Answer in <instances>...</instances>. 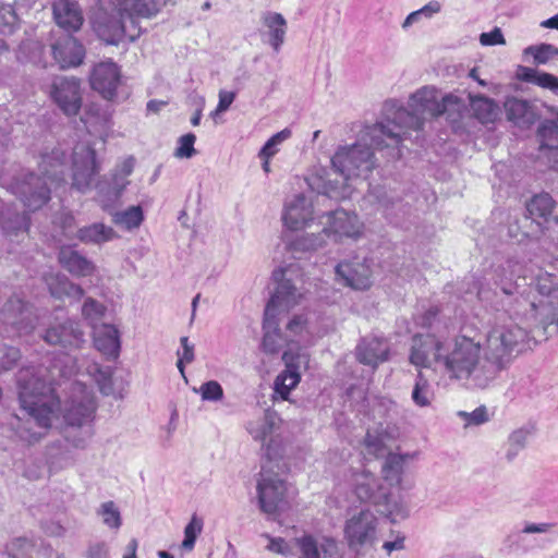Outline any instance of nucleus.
Instances as JSON below:
<instances>
[{
	"label": "nucleus",
	"instance_id": "nucleus-50",
	"mask_svg": "<svg viewBox=\"0 0 558 558\" xmlns=\"http://www.w3.org/2000/svg\"><path fill=\"white\" fill-rule=\"evenodd\" d=\"M106 313V306L93 298H87L82 306L83 317L89 322L90 326H99L98 323L101 320Z\"/></svg>",
	"mask_w": 558,
	"mask_h": 558
},
{
	"label": "nucleus",
	"instance_id": "nucleus-4",
	"mask_svg": "<svg viewBox=\"0 0 558 558\" xmlns=\"http://www.w3.org/2000/svg\"><path fill=\"white\" fill-rule=\"evenodd\" d=\"M17 387L21 410L34 421L36 429L27 426L31 423L27 421L25 425L16 427V433L22 440L34 444L51 427L57 417L59 399L49 383L28 371L19 374Z\"/></svg>",
	"mask_w": 558,
	"mask_h": 558
},
{
	"label": "nucleus",
	"instance_id": "nucleus-46",
	"mask_svg": "<svg viewBox=\"0 0 558 558\" xmlns=\"http://www.w3.org/2000/svg\"><path fill=\"white\" fill-rule=\"evenodd\" d=\"M441 11V3L437 0H432L421 9L411 12L402 23V28L407 29L413 24L418 23L423 19H432L435 14Z\"/></svg>",
	"mask_w": 558,
	"mask_h": 558
},
{
	"label": "nucleus",
	"instance_id": "nucleus-33",
	"mask_svg": "<svg viewBox=\"0 0 558 558\" xmlns=\"http://www.w3.org/2000/svg\"><path fill=\"white\" fill-rule=\"evenodd\" d=\"M469 101L474 117L483 124L494 122L499 114V107L494 99L483 95L469 94Z\"/></svg>",
	"mask_w": 558,
	"mask_h": 558
},
{
	"label": "nucleus",
	"instance_id": "nucleus-36",
	"mask_svg": "<svg viewBox=\"0 0 558 558\" xmlns=\"http://www.w3.org/2000/svg\"><path fill=\"white\" fill-rule=\"evenodd\" d=\"M555 202L548 193L535 195L526 205V209L533 219L550 220Z\"/></svg>",
	"mask_w": 558,
	"mask_h": 558
},
{
	"label": "nucleus",
	"instance_id": "nucleus-56",
	"mask_svg": "<svg viewBox=\"0 0 558 558\" xmlns=\"http://www.w3.org/2000/svg\"><path fill=\"white\" fill-rule=\"evenodd\" d=\"M85 123H95L105 130L110 126V113L108 111H101L96 106H90L86 112Z\"/></svg>",
	"mask_w": 558,
	"mask_h": 558
},
{
	"label": "nucleus",
	"instance_id": "nucleus-17",
	"mask_svg": "<svg viewBox=\"0 0 558 558\" xmlns=\"http://www.w3.org/2000/svg\"><path fill=\"white\" fill-rule=\"evenodd\" d=\"M364 225L355 213L337 209L327 214L324 233L336 242L343 239L356 240L362 235Z\"/></svg>",
	"mask_w": 558,
	"mask_h": 558
},
{
	"label": "nucleus",
	"instance_id": "nucleus-62",
	"mask_svg": "<svg viewBox=\"0 0 558 558\" xmlns=\"http://www.w3.org/2000/svg\"><path fill=\"white\" fill-rule=\"evenodd\" d=\"M234 98H235V94L233 92L221 90L219 93L218 106L213 114H218L220 112L228 110V108L233 102Z\"/></svg>",
	"mask_w": 558,
	"mask_h": 558
},
{
	"label": "nucleus",
	"instance_id": "nucleus-45",
	"mask_svg": "<svg viewBox=\"0 0 558 558\" xmlns=\"http://www.w3.org/2000/svg\"><path fill=\"white\" fill-rule=\"evenodd\" d=\"M529 435L530 433L525 428L515 429L509 435L506 451V459L509 462L513 461L520 451L525 448Z\"/></svg>",
	"mask_w": 558,
	"mask_h": 558
},
{
	"label": "nucleus",
	"instance_id": "nucleus-5",
	"mask_svg": "<svg viewBox=\"0 0 558 558\" xmlns=\"http://www.w3.org/2000/svg\"><path fill=\"white\" fill-rule=\"evenodd\" d=\"M65 156L60 149L41 156L39 171L41 175L33 172H22L10 183L9 189L29 210L41 208L50 199L52 187L64 182Z\"/></svg>",
	"mask_w": 558,
	"mask_h": 558
},
{
	"label": "nucleus",
	"instance_id": "nucleus-59",
	"mask_svg": "<svg viewBox=\"0 0 558 558\" xmlns=\"http://www.w3.org/2000/svg\"><path fill=\"white\" fill-rule=\"evenodd\" d=\"M134 168V159H125L116 170L114 173L121 174V182L118 183V193L124 191L129 184L128 177L132 173Z\"/></svg>",
	"mask_w": 558,
	"mask_h": 558
},
{
	"label": "nucleus",
	"instance_id": "nucleus-51",
	"mask_svg": "<svg viewBox=\"0 0 558 558\" xmlns=\"http://www.w3.org/2000/svg\"><path fill=\"white\" fill-rule=\"evenodd\" d=\"M21 357L20 350L4 343H0V374L12 369Z\"/></svg>",
	"mask_w": 558,
	"mask_h": 558
},
{
	"label": "nucleus",
	"instance_id": "nucleus-22",
	"mask_svg": "<svg viewBox=\"0 0 558 558\" xmlns=\"http://www.w3.org/2000/svg\"><path fill=\"white\" fill-rule=\"evenodd\" d=\"M44 340L52 345L64 349H77L84 342V332L80 325L71 319L51 325L44 336Z\"/></svg>",
	"mask_w": 558,
	"mask_h": 558
},
{
	"label": "nucleus",
	"instance_id": "nucleus-8",
	"mask_svg": "<svg viewBox=\"0 0 558 558\" xmlns=\"http://www.w3.org/2000/svg\"><path fill=\"white\" fill-rule=\"evenodd\" d=\"M353 490L357 499L375 506L383 515L392 522L408 517V509L403 502L393 498L383 480L367 469L353 474Z\"/></svg>",
	"mask_w": 558,
	"mask_h": 558
},
{
	"label": "nucleus",
	"instance_id": "nucleus-60",
	"mask_svg": "<svg viewBox=\"0 0 558 558\" xmlns=\"http://www.w3.org/2000/svg\"><path fill=\"white\" fill-rule=\"evenodd\" d=\"M265 537L269 541V544L267 545V549L269 551H272L275 554H280L283 556H290L292 555V549L287 544V542L281 537H271L270 535L266 534Z\"/></svg>",
	"mask_w": 558,
	"mask_h": 558
},
{
	"label": "nucleus",
	"instance_id": "nucleus-11",
	"mask_svg": "<svg viewBox=\"0 0 558 558\" xmlns=\"http://www.w3.org/2000/svg\"><path fill=\"white\" fill-rule=\"evenodd\" d=\"M378 519L371 510H361L347 520L344 538L355 553L367 551L377 543Z\"/></svg>",
	"mask_w": 558,
	"mask_h": 558
},
{
	"label": "nucleus",
	"instance_id": "nucleus-43",
	"mask_svg": "<svg viewBox=\"0 0 558 558\" xmlns=\"http://www.w3.org/2000/svg\"><path fill=\"white\" fill-rule=\"evenodd\" d=\"M112 220L117 226L126 230L138 228L144 220V214L141 206H131L125 210L116 211Z\"/></svg>",
	"mask_w": 558,
	"mask_h": 558
},
{
	"label": "nucleus",
	"instance_id": "nucleus-6",
	"mask_svg": "<svg viewBox=\"0 0 558 558\" xmlns=\"http://www.w3.org/2000/svg\"><path fill=\"white\" fill-rule=\"evenodd\" d=\"M290 269L274 271L277 288L266 305L264 314L262 350L266 354L278 353L289 340L280 332L276 316L280 310L288 311L303 296L300 289L288 277Z\"/></svg>",
	"mask_w": 558,
	"mask_h": 558
},
{
	"label": "nucleus",
	"instance_id": "nucleus-63",
	"mask_svg": "<svg viewBox=\"0 0 558 558\" xmlns=\"http://www.w3.org/2000/svg\"><path fill=\"white\" fill-rule=\"evenodd\" d=\"M306 319L302 315L294 316L287 325V330L294 335H301L306 328Z\"/></svg>",
	"mask_w": 558,
	"mask_h": 558
},
{
	"label": "nucleus",
	"instance_id": "nucleus-26",
	"mask_svg": "<svg viewBox=\"0 0 558 558\" xmlns=\"http://www.w3.org/2000/svg\"><path fill=\"white\" fill-rule=\"evenodd\" d=\"M389 352L390 348L388 342L376 337L364 338L355 349L357 361L373 368L388 361Z\"/></svg>",
	"mask_w": 558,
	"mask_h": 558
},
{
	"label": "nucleus",
	"instance_id": "nucleus-27",
	"mask_svg": "<svg viewBox=\"0 0 558 558\" xmlns=\"http://www.w3.org/2000/svg\"><path fill=\"white\" fill-rule=\"evenodd\" d=\"M536 136L541 156L551 166H556L558 163V111L556 120H545L538 125Z\"/></svg>",
	"mask_w": 558,
	"mask_h": 558
},
{
	"label": "nucleus",
	"instance_id": "nucleus-30",
	"mask_svg": "<svg viewBox=\"0 0 558 558\" xmlns=\"http://www.w3.org/2000/svg\"><path fill=\"white\" fill-rule=\"evenodd\" d=\"M59 262L64 269L75 277L92 276L96 270L92 260L70 246L60 250Z\"/></svg>",
	"mask_w": 558,
	"mask_h": 558
},
{
	"label": "nucleus",
	"instance_id": "nucleus-28",
	"mask_svg": "<svg viewBox=\"0 0 558 558\" xmlns=\"http://www.w3.org/2000/svg\"><path fill=\"white\" fill-rule=\"evenodd\" d=\"M52 10L57 25L66 32H76L83 25L82 11L74 1L58 0L53 3Z\"/></svg>",
	"mask_w": 558,
	"mask_h": 558
},
{
	"label": "nucleus",
	"instance_id": "nucleus-42",
	"mask_svg": "<svg viewBox=\"0 0 558 558\" xmlns=\"http://www.w3.org/2000/svg\"><path fill=\"white\" fill-rule=\"evenodd\" d=\"M523 267L515 259H507L505 263L499 265L496 269V274L498 277L497 284L501 288L502 286H508L514 288L515 284H519L514 281L515 278H520L522 274Z\"/></svg>",
	"mask_w": 558,
	"mask_h": 558
},
{
	"label": "nucleus",
	"instance_id": "nucleus-41",
	"mask_svg": "<svg viewBox=\"0 0 558 558\" xmlns=\"http://www.w3.org/2000/svg\"><path fill=\"white\" fill-rule=\"evenodd\" d=\"M121 182V174L112 173V182L107 184L105 181H98L95 187L98 192V197L104 209H108L111 205L120 198L123 191L118 193V183Z\"/></svg>",
	"mask_w": 558,
	"mask_h": 558
},
{
	"label": "nucleus",
	"instance_id": "nucleus-23",
	"mask_svg": "<svg viewBox=\"0 0 558 558\" xmlns=\"http://www.w3.org/2000/svg\"><path fill=\"white\" fill-rule=\"evenodd\" d=\"M336 275L343 282L356 290L368 289L372 284V269L367 260L354 259L353 262H341L336 266Z\"/></svg>",
	"mask_w": 558,
	"mask_h": 558
},
{
	"label": "nucleus",
	"instance_id": "nucleus-1",
	"mask_svg": "<svg viewBox=\"0 0 558 558\" xmlns=\"http://www.w3.org/2000/svg\"><path fill=\"white\" fill-rule=\"evenodd\" d=\"M527 339V331L514 324L492 328L483 345L470 337L457 336L448 339L441 367L450 379L484 389L508 368L514 352H519Z\"/></svg>",
	"mask_w": 558,
	"mask_h": 558
},
{
	"label": "nucleus",
	"instance_id": "nucleus-38",
	"mask_svg": "<svg viewBox=\"0 0 558 558\" xmlns=\"http://www.w3.org/2000/svg\"><path fill=\"white\" fill-rule=\"evenodd\" d=\"M326 238L324 229L318 233L302 234L290 242V250L293 253L314 252L326 244Z\"/></svg>",
	"mask_w": 558,
	"mask_h": 558
},
{
	"label": "nucleus",
	"instance_id": "nucleus-19",
	"mask_svg": "<svg viewBox=\"0 0 558 558\" xmlns=\"http://www.w3.org/2000/svg\"><path fill=\"white\" fill-rule=\"evenodd\" d=\"M530 283L539 300H544L545 305H550L549 312L557 313L558 316V262L539 268Z\"/></svg>",
	"mask_w": 558,
	"mask_h": 558
},
{
	"label": "nucleus",
	"instance_id": "nucleus-29",
	"mask_svg": "<svg viewBox=\"0 0 558 558\" xmlns=\"http://www.w3.org/2000/svg\"><path fill=\"white\" fill-rule=\"evenodd\" d=\"M260 21L265 27L263 35L267 37V44L275 52H279L286 40L287 20L278 12L267 11L263 13Z\"/></svg>",
	"mask_w": 558,
	"mask_h": 558
},
{
	"label": "nucleus",
	"instance_id": "nucleus-34",
	"mask_svg": "<svg viewBox=\"0 0 558 558\" xmlns=\"http://www.w3.org/2000/svg\"><path fill=\"white\" fill-rule=\"evenodd\" d=\"M49 291L56 299H74L81 300L84 290L81 286L70 281L64 275L51 276L47 280Z\"/></svg>",
	"mask_w": 558,
	"mask_h": 558
},
{
	"label": "nucleus",
	"instance_id": "nucleus-40",
	"mask_svg": "<svg viewBox=\"0 0 558 558\" xmlns=\"http://www.w3.org/2000/svg\"><path fill=\"white\" fill-rule=\"evenodd\" d=\"M524 57H532L535 65H545L554 60H558V47L551 44L531 45L524 48Z\"/></svg>",
	"mask_w": 558,
	"mask_h": 558
},
{
	"label": "nucleus",
	"instance_id": "nucleus-61",
	"mask_svg": "<svg viewBox=\"0 0 558 558\" xmlns=\"http://www.w3.org/2000/svg\"><path fill=\"white\" fill-rule=\"evenodd\" d=\"M480 43L483 46L505 45L506 40L500 28L495 27L492 32L482 33Z\"/></svg>",
	"mask_w": 558,
	"mask_h": 558
},
{
	"label": "nucleus",
	"instance_id": "nucleus-9",
	"mask_svg": "<svg viewBox=\"0 0 558 558\" xmlns=\"http://www.w3.org/2000/svg\"><path fill=\"white\" fill-rule=\"evenodd\" d=\"M271 444L272 440L265 449L256 486L260 510L267 514H275L279 510L287 492L279 458L271 456Z\"/></svg>",
	"mask_w": 558,
	"mask_h": 558
},
{
	"label": "nucleus",
	"instance_id": "nucleus-24",
	"mask_svg": "<svg viewBox=\"0 0 558 558\" xmlns=\"http://www.w3.org/2000/svg\"><path fill=\"white\" fill-rule=\"evenodd\" d=\"M51 48L54 60L62 69L80 65L85 57L83 45L71 35L60 37Z\"/></svg>",
	"mask_w": 558,
	"mask_h": 558
},
{
	"label": "nucleus",
	"instance_id": "nucleus-54",
	"mask_svg": "<svg viewBox=\"0 0 558 558\" xmlns=\"http://www.w3.org/2000/svg\"><path fill=\"white\" fill-rule=\"evenodd\" d=\"M196 141V136L193 133H187L185 135H182L174 151V156L178 158H191L196 154V150L194 148V144Z\"/></svg>",
	"mask_w": 558,
	"mask_h": 558
},
{
	"label": "nucleus",
	"instance_id": "nucleus-53",
	"mask_svg": "<svg viewBox=\"0 0 558 558\" xmlns=\"http://www.w3.org/2000/svg\"><path fill=\"white\" fill-rule=\"evenodd\" d=\"M197 392L205 401H220L223 398V389L221 385L216 380H209L204 383Z\"/></svg>",
	"mask_w": 558,
	"mask_h": 558
},
{
	"label": "nucleus",
	"instance_id": "nucleus-37",
	"mask_svg": "<svg viewBox=\"0 0 558 558\" xmlns=\"http://www.w3.org/2000/svg\"><path fill=\"white\" fill-rule=\"evenodd\" d=\"M411 399L416 407L427 408L434 399V391L428 379L420 369L411 392Z\"/></svg>",
	"mask_w": 558,
	"mask_h": 558
},
{
	"label": "nucleus",
	"instance_id": "nucleus-52",
	"mask_svg": "<svg viewBox=\"0 0 558 558\" xmlns=\"http://www.w3.org/2000/svg\"><path fill=\"white\" fill-rule=\"evenodd\" d=\"M294 543L300 550L299 558H320L317 543L313 536L303 535L294 538Z\"/></svg>",
	"mask_w": 558,
	"mask_h": 558
},
{
	"label": "nucleus",
	"instance_id": "nucleus-49",
	"mask_svg": "<svg viewBox=\"0 0 558 558\" xmlns=\"http://www.w3.org/2000/svg\"><path fill=\"white\" fill-rule=\"evenodd\" d=\"M203 519L193 514L187 525L184 527V539L181 544V548L185 551L193 550L197 536L203 530Z\"/></svg>",
	"mask_w": 558,
	"mask_h": 558
},
{
	"label": "nucleus",
	"instance_id": "nucleus-44",
	"mask_svg": "<svg viewBox=\"0 0 558 558\" xmlns=\"http://www.w3.org/2000/svg\"><path fill=\"white\" fill-rule=\"evenodd\" d=\"M28 225V218L25 214H11L9 209L1 213L0 226L8 234H16L19 231H27Z\"/></svg>",
	"mask_w": 558,
	"mask_h": 558
},
{
	"label": "nucleus",
	"instance_id": "nucleus-20",
	"mask_svg": "<svg viewBox=\"0 0 558 558\" xmlns=\"http://www.w3.org/2000/svg\"><path fill=\"white\" fill-rule=\"evenodd\" d=\"M504 109L507 120L521 130L530 129L541 117L532 101L515 96L506 98Z\"/></svg>",
	"mask_w": 558,
	"mask_h": 558
},
{
	"label": "nucleus",
	"instance_id": "nucleus-16",
	"mask_svg": "<svg viewBox=\"0 0 558 558\" xmlns=\"http://www.w3.org/2000/svg\"><path fill=\"white\" fill-rule=\"evenodd\" d=\"M50 97L65 116H76L82 107L80 80L73 76L56 77L51 84Z\"/></svg>",
	"mask_w": 558,
	"mask_h": 558
},
{
	"label": "nucleus",
	"instance_id": "nucleus-2",
	"mask_svg": "<svg viewBox=\"0 0 558 558\" xmlns=\"http://www.w3.org/2000/svg\"><path fill=\"white\" fill-rule=\"evenodd\" d=\"M409 109L398 107L396 102L385 105L386 118L373 124L367 134L376 145H381V136H386V146L391 149L392 157H401V143L410 131H420L425 121L441 114H460L464 107L461 99L454 95H446L439 100L436 88L424 86L411 95Z\"/></svg>",
	"mask_w": 558,
	"mask_h": 558
},
{
	"label": "nucleus",
	"instance_id": "nucleus-21",
	"mask_svg": "<svg viewBox=\"0 0 558 558\" xmlns=\"http://www.w3.org/2000/svg\"><path fill=\"white\" fill-rule=\"evenodd\" d=\"M314 218L313 204L303 194L288 199L283 207L282 221L290 230H301Z\"/></svg>",
	"mask_w": 558,
	"mask_h": 558
},
{
	"label": "nucleus",
	"instance_id": "nucleus-10",
	"mask_svg": "<svg viewBox=\"0 0 558 558\" xmlns=\"http://www.w3.org/2000/svg\"><path fill=\"white\" fill-rule=\"evenodd\" d=\"M61 411L65 424L70 427H83L89 424L96 411L92 389L83 383H73Z\"/></svg>",
	"mask_w": 558,
	"mask_h": 558
},
{
	"label": "nucleus",
	"instance_id": "nucleus-58",
	"mask_svg": "<svg viewBox=\"0 0 558 558\" xmlns=\"http://www.w3.org/2000/svg\"><path fill=\"white\" fill-rule=\"evenodd\" d=\"M459 416H461L465 421V425H481L488 421L487 410L485 407H480L475 409L473 412H459Z\"/></svg>",
	"mask_w": 558,
	"mask_h": 558
},
{
	"label": "nucleus",
	"instance_id": "nucleus-18",
	"mask_svg": "<svg viewBox=\"0 0 558 558\" xmlns=\"http://www.w3.org/2000/svg\"><path fill=\"white\" fill-rule=\"evenodd\" d=\"M120 81V69L112 61H101L97 63L89 75L92 88L108 100L116 97Z\"/></svg>",
	"mask_w": 558,
	"mask_h": 558
},
{
	"label": "nucleus",
	"instance_id": "nucleus-57",
	"mask_svg": "<svg viewBox=\"0 0 558 558\" xmlns=\"http://www.w3.org/2000/svg\"><path fill=\"white\" fill-rule=\"evenodd\" d=\"M365 447L367 448L369 453L375 454L376 457L383 456L385 453V442L380 435L372 432H367L364 439Z\"/></svg>",
	"mask_w": 558,
	"mask_h": 558
},
{
	"label": "nucleus",
	"instance_id": "nucleus-48",
	"mask_svg": "<svg viewBox=\"0 0 558 558\" xmlns=\"http://www.w3.org/2000/svg\"><path fill=\"white\" fill-rule=\"evenodd\" d=\"M20 20L11 4L0 5V34L11 35L17 29Z\"/></svg>",
	"mask_w": 558,
	"mask_h": 558
},
{
	"label": "nucleus",
	"instance_id": "nucleus-39",
	"mask_svg": "<svg viewBox=\"0 0 558 558\" xmlns=\"http://www.w3.org/2000/svg\"><path fill=\"white\" fill-rule=\"evenodd\" d=\"M404 458L400 454L389 453L381 466L383 482L389 486L399 485L402 481Z\"/></svg>",
	"mask_w": 558,
	"mask_h": 558
},
{
	"label": "nucleus",
	"instance_id": "nucleus-32",
	"mask_svg": "<svg viewBox=\"0 0 558 558\" xmlns=\"http://www.w3.org/2000/svg\"><path fill=\"white\" fill-rule=\"evenodd\" d=\"M94 343L98 351L106 355L116 356L120 341L118 329L109 324L94 326Z\"/></svg>",
	"mask_w": 558,
	"mask_h": 558
},
{
	"label": "nucleus",
	"instance_id": "nucleus-64",
	"mask_svg": "<svg viewBox=\"0 0 558 558\" xmlns=\"http://www.w3.org/2000/svg\"><path fill=\"white\" fill-rule=\"evenodd\" d=\"M87 558H109V550L106 543H95L87 550Z\"/></svg>",
	"mask_w": 558,
	"mask_h": 558
},
{
	"label": "nucleus",
	"instance_id": "nucleus-13",
	"mask_svg": "<svg viewBox=\"0 0 558 558\" xmlns=\"http://www.w3.org/2000/svg\"><path fill=\"white\" fill-rule=\"evenodd\" d=\"M448 339L434 333H416L411 339L409 361L418 368H429L433 364L442 366Z\"/></svg>",
	"mask_w": 558,
	"mask_h": 558
},
{
	"label": "nucleus",
	"instance_id": "nucleus-7",
	"mask_svg": "<svg viewBox=\"0 0 558 558\" xmlns=\"http://www.w3.org/2000/svg\"><path fill=\"white\" fill-rule=\"evenodd\" d=\"M520 284L514 288L502 286L500 304L502 308L513 316L524 317L537 327H542L545 335L551 336L558 331L557 313L549 312L550 305H545L544 300H539L536 291L529 283V288L519 290Z\"/></svg>",
	"mask_w": 558,
	"mask_h": 558
},
{
	"label": "nucleus",
	"instance_id": "nucleus-31",
	"mask_svg": "<svg viewBox=\"0 0 558 558\" xmlns=\"http://www.w3.org/2000/svg\"><path fill=\"white\" fill-rule=\"evenodd\" d=\"M517 78L533 84L542 89L548 90L558 96V76L548 72L539 71L534 68L519 65L517 69Z\"/></svg>",
	"mask_w": 558,
	"mask_h": 558
},
{
	"label": "nucleus",
	"instance_id": "nucleus-15",
	"mask_svg": "<svg viewBox=\"0 0 558 558\" xmlns=\"http://www.w3.org/2000/svg\"><path fill=\"white\" fill-rule=\"evenodd\" d=\"M72 165V187L81 193L88 192L96 182V177L100 171L95 149L84 144L75 146Z\"/></svg>",
	"mask_w": 558,
	"mask_h": 558
},
{
	"label": "nucleus",
	"instance_id": "nucleus-47",
	"mask_svg": "<svg viewBox=\"0 0 558 558\" xmlns=\"http://www.w3.org/2000/svg\"><path fill=\"white\" fill-rule=\"evenodd\" d=\"M97 513L101 517L102 523L110 529L119 530L122 525L121 513L113 501L101 504Z\"/></svg>",
	"mask_w": 558,
	"mask_h": 558
},
{
	"label": "nucleus",
	"instance_id": "nucleus-12",
	"mask_svg": "<svg viewBox=\"0 0 558 558\" xmlns=\"http://www.w3.org/2000/svg\"><path fill=\"white\" fill-rule=\"evenodd\" d=\"M33 306L17 296L10 298L0 308V329L8 337L29 333L36 326Z\"/></svg>",
	"mask_w": 558,
	"mask_h": 558
},
{
	"label": "nucleus",
	"instance_id": "nucleus-35",
	"mask_svg": "<svg viewBox=\"0 0 558 558\" xmlns=\"http://www.w3.org/2000/svg\"><path fill=\"white\" fill-rule=\"evenodd\" d=\"M117 236L116 231L104 223H93L77 231V238L84 243L101 244Z\"/></svg>",
	"mask_w": 558,
	"mask_h": 558
},
{
	"label": "nucleus",
	"instance_id": "nucleus-25",
	"mask_svg": "<svg viewBox=\"0 0 558 558\" xmlns=\"http://www.w3.org/2000/svg\"><path fill=\"white\" fill-rule=\"evenodd\" d=\"M281 418L277 412L271 409H266L260 416L247 421L246 430L254 440L260 441L263 444L265 450L266 447L270 444L268 442L266 446H264L265 441L272 435L276 429L279 428ZM269 441H271V439ZM275 444L276 441L272 439L271 448ZM271 456L278 458L277 453L271 452Z\"/></svg>",
	"mask_w": 558,
	"mask_h": 558
},
{
	"label": "nucleus",
	"instance_id": "nucleus-55",
	"mask_svg": "<svg viewBox=\"0 0 558 558\" xmlns=\"http://www.w3.org/2000/svg\"><path fill=\"white\" fill-rule=\"evenodd\" d=\"M93 375L102 395L109 396L113 391L112 378L109 369H102L98 365L93 366Z\"/></svg>",
	"mask_w": 558,
	"mask_h": 558
},
{
	"label": "nucleus",
	"instance_id": "nucleus-3",
	"mask_svg": "<svg viewBox=\"0 0 558 558\" xmlns=\"http://www.w3.org/2000/svg\"><path fill=\"white\" fill-rule=\"evenodd\" d=\"M366 126L361 140L352 145L339 146L331 158L333 172L340 177L338 179L324 178L317 175L313 179L311 185L317 190L319 194L326 195L335 199H344L351 195L350 181L353 179H366L376 167V159L372 147L377 150H386L388 159H399L392 157L391 149L386 146L388 138L381 136V145H376L367 134Z\"/></svg>",
	"mask_w": 558,
	"mask_h": 558
},
{
	"label": "nucleus",
	"instance_id": "nucleus-14",
	"mask_svg": "<svg viewBox=\"0 0 558 558\" xmlns=\"http://www.w3.org/2000/svg\"><path fill=\"white\" fill-rule=\"evenodd\" d=\"M282 360L286 368L276 377L274 390L282 400H288L301 380L302 371L308 367L310 355L299 347H291L283 352Z\"/></svg>",
	"mask_w": 558,
	"mask_h": 558
}]
</instances>
